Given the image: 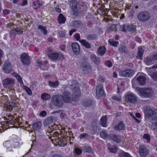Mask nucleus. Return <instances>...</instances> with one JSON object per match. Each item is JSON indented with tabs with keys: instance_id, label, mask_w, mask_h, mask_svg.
I'll use <instances>...</instances> for the list:
<instances>
[{
	"instance_id": "35",
	"label": "nucleus",
	"mask_w": 157,
	"mask_h": 157,
	"mask_svg": "<svg viewBox=\"0 0 157 157\" xmlns=\"http://www.w3.org/2000/svg\"><path fill=\"white\" fill-rule=\"evenodd\" d=\"M48 56L52 60H57L58 53L49 54Z\"/></svg>"
},
{
	"instance_id": "27",
	"label": "nucleus",
	"mask_w": 157,
	"mask_h": 157,
	"mask_svg": "<svg viewBox=\"0 0 157 157\" xmlns=\"http://www.w3.org/2000/svg\"><path fill=\"white\" fill-rule=\"evenodd\" d=\"M72 24L76 28H78L82 25V22L80 21L76 20L72 22Z\"/></svg>"
},
{
	"instance_id": "14",
	"label": "nucleus",
	"mask_w": 157,
	"mask_h": 157,
	"mask_svg": "<svg viewBox=\"0 0 157 157\" xmlns=\"http://www.w3.org/2000/svg\"><path fill=\"white\" fill-rule=\"evenodd\" d=\"M71 46L74 53L76 55L80 53V46L77 43H73L71 44Z\"/></svg>"
},
{
	"instance_id": "32",
	"label": "nucleus",
	"mask_w": 157,
	"mask_h": 157,
	"mask_svg": "<svg viewBox=\"0 0 157 157\" xmlns=\"http://www.w3.org/2000/svg\"><path fill=\"white\" fill-rule=\"evenodd\" d=\"M106 120L107 116H106L102 117L101 118V125L102 126L104 127H106Z\"/></svg>"
},
{
	"instance_id": "58",
	"label": "nucleus",
	"mask_w": 157,
	"mask_h": 157,
	"mask_svg": "<svg viewBox=\"0 0 157 157\" xmlns=\"http://www.w3.org/2000/svg\"><path fill=\"white\" fill-rule=\"evenodd\" d=\"M151 121V123L152 124V122L154 121L155 123H157V117H155L153 118L152 119H150Z\"/></svg>"
},
{
	"instance_id": "19",
	"label": "nucleus",
	"mask_w": 157,
	"mask_h": 157,
	"mask_svg": "<svg viewBox=\"0 0 157 157\" xmlns=\"http://www.w3.org/2000/svg\"><path fill=\"white\" fill-rule=\"evenodd\" d=\"M124 128V124L121 121H120L119 124L116 125L114 127L115 130L120 131L123 130Z\"/></svg>"
},
{
	"instance_id": "37",
	"label": "nucleus",
	"mask_w": 157,
	"mask_h": 157,
	"mask_svg": "<svg viewBox=\"0 0 157 157\" xmlns=\"http://www.w3.org/2000/svg\"><path fill=\"white\" fill-rule=\"evenodd\" d=\"M83 151L85 152L90 153L92 151L91 147L89 146H85L83 147Z\"/></svg>"
},
{
	"instance_id": "50",
	"label": "nucleus",
	"mask_w": 157,
	"mask_h": 157,
	"mask_svg": "<svg viewBox=\"0 0 157 157\" xmlns=\"http://www.w3.org/2000/svg\"><path fill=\"white\" fill-rule=\"evenodd\" d=\"M6 107L10 111H11L13 109V108L12 107V105H11L10 102H9L7 104Z\"/></svg>"
},
{
	"instance_id": "11",
	"label": "nucleus",
	"mask_w": 157,
	"mask_h": 157,
	"mask_svg": "<svg viewBox=\"0 0 157 157\" xmlns=\"http://www.w3.org/2000/svg\"><path fill=\"white\" fill-rule=\"evenodd\" d=\"M81 68L83 71H84L85 73H87L90 70L91 67L89 63L85 61L81 63Z\"/></svg>"
},
{
	"instance_id": "4",
	"label": "nucleus",
	"mask_w": 157,
	"mask_h": 157,
	"mask_svg": "<svg viewBox=\"0 0 157 157\" xmlns=\"http://www.w3.org/2000/svg\"><path fill=\"white\" fill-rule=\"evenodd\" d=\"M139 94L144 97L149 98L152 96L153 92L151 88H148L140 89Z\"/></svg>"
},
{
	"instance_id": "49",
	"label": "nucleus",
	"mask_w": 157,
	"mask_h": 157,
	"mask_svg": "<svg viewBox=\"0 0 157 157\" xmlns=\"http://www.w3.org/2000/svg\"><path fill=\"white\" fill-rule=\"evenodd\" d=\"M152 77L153 78L154 80L155 81H157V72H154L153 73L152 75Z\"/></svg>"
},
{
	"instance_id": "53",
	"label": "nucleus",
	"mask_w": 157,
	"mask_h": 157,
	"mask_svg": "<svg viewBox=\"0 0 157 157\" xmlns=\"http://www.w3.org/2000/svg\"><path fill=\"white\" fill-rule=\"evenodd\" d=\"M110 29L114 31H117L116 26L115 25H112L110 27Z\"/></svg>"
},
{
	"instance_id": "8",
	"label": "nucleus",
	"mask_w": 157,
	"mask_h": 157,
	"mask_svg": "<svg viewBox=\"0 0 157 157\" xmlns=\"http://www.w3.org/2000/svg\"><path fill=\"white\" fill-rule=\"evenodd\" d=\"M77 1L73 0L70 4L73 13L75 16H77L78 14V12L77 8Z\"/></svg>"
},
{
	"instance_id": "15",
	"label": "nucleus",
	"mask_w": 157,
	"mask_h": 157,
	"mask_svg": "<svg viewBox=\"0 0 157 157\" xmlns=\"http://www.w3.org/2000/svg\"><path fill=\"white\" fill-rule=\"evenodd\" d=\"M3 71L6 73H10L11 71V65L8 61L5 62L2 67Z\"/></svg>"
},
{
	"instance_id": "3",
	"label": "nucleus",
	"mask_w": 157,
	"mask_h": 157,
	"mask_svg": "<svg viewBox=\"0 0 157 157\" xmlns=\"http://www.w3.org/2000/svg\"><path fill=\"white\" fill-rule=\"evenodd\" d=\"M151 17V14L147 11H143L139 13L137 16L138 19L142 22H144L148 20Z\"/></svg>"
},
{
	"instance_id": "16",
	"label": "nucleus",
	"mask_w": 157,
	"mask_h": 157,
	"mask_svg": "<svg viewBox=\"0 0 157 157\" xmlns=\"http://www.w3.org/2000/svg\"><path fill=\"white\" fill-rule=\"evenodd\" d=\"M56 117H50L45 120L44 122V125L45 126H47L50 124L56 121Z\"/></svg>"
},
{
	"instance_id": "62",
	"label": "nucleus",
	"mask_w": 157,
	"mask_h": 157,
	"mask_svg": "<svg viewBox=\"0 0 157 157\" xmlns=\"http://www.w3.org/2000/svg\"><path fill=\"white\" fill-rule=\"evenodd\" d=\"M3 12L4 14H8L10 13V11L8 10L5 9L3 10Z\"/></svg>"
},
{
	"instance_id": "24",
	"label": "nucleus",
	"mask_w": 157,
	"mask_h": 157,
	"mask_svg": "<svg viewBox=\"0 0 157 157\" xmlns=\"http://www.w3.org/2000/svg\"><path fill=\"white\" fill-rule=\"evenodd\" d=\"M42 126V123L40 122H39L33 123L32 126L33 128L35 130H38L40 129Z\"/></svg>"
},
{
	"instance_id": "46",
	"label": "nucleus",
	"mask_w": 157,
	"mask_h": 157,
	"mask_svg": "<svg viewBox=\"0 0 157 157\" xmlns=\"http://www.w3.org/2000/svg\"><path fill=\"white\" fill-rule=\"evenodd\" d=\"M143 138L147 140L148 143H149L150 140V137L149 135L147 134H145L143 136Z\"/></svg>"
},
{
	"instance_id": "5",
	"label": "nucleus",
	"mask_w": 157,
	"mask_h": 157,
	"mask_svg": "<svg viewBox=\"0 0 157 157\" xmlns=\"http://www.w3.org/2000/svg\"><path fill=\"white\" fill-rule=\"evenodd\" d=\"M61 96L65 102L70 103L73 100L71 94L68 91H64Z\"/></svg>"
},
{
	"instance_id": "13",
	"label": "nucleus",
	"mask_w": 157,
	"mask_h": 157,
	"mask_svg": "<svg viewBox=\"0 0 157 157\" xmlns=\"http://www.w3.org/2000/svg\"><path fill=\"white\" fill-rule=\"evenodd\" d=\"M139 152L141 157H145L148 153V151L144 146H141L139 147Z\"/></svg>"
},
{
	"instance_id": "34",
	"label": "nucleus",
	"mask_w": 157,
	"mask_h": 157,
	"mask_svg": "<svg viewBox=\"0 0 157 157\" xmlns=\"http://www.w3.org/2000/svg\"><path fill=\"white\" fill-rule=\"evenodd\" d=\"M41 98L44 100H47L50 99L51 96L48 94L46 93H44L41 95Z\"/></svg>"
},
{
	"instance_id": "28",
	"label": "nucleus",
	"mask_w": 157,
	"mask_h": 157,
	"mask_svg": "<svg viewBox=\"0 0 157 157\" xmlns=\"http://www.w3.org/2000/svg\"><path fill=\"white\" fill-rule=\"evenodd\" d=\"M59 85L58 81H56L54 82L50 81L48 82V85L49 86L53 88L57 87Z\"/></svg>"
},
{
	"instance_id": "23",
	"label": "nucleus",
	"mask_w": 157,
	"mask_h": 157,
	"mask_svg": "<svg viewBox=\"0 0 157 157\" xmlns=\"http://www.w3.org/2000/svg\"><path fill=\"white\" fill-rule=\"evenodd\" d=\"M144 50L141 47H139L138 48V56L136 58L138 59H142L141 57L143 55Z\"/></svg>"
},
{
	"instance_id": "18",
	"label": "nucleus",
	"mask_w": 157,
	"mask_h": 157,
	"mask_svg": "<svg viewBox=\"0 0 157 157\" xmlns=\"http://www.w3.org/2000/svg\"><path fill=\"white\" fill-rule=\"evenodd\" d=\"M137 80L141 85H144L145 84L146 78L143 76H139L137 78Z\"/></svg>"
},
{
	"instance_id": "45",
	"label": "nucleus",
	"mask_w": 157,
	"mask_h": 157,
	"mask_svg": "<svg viewBox=\"0 0 157 157\" xmlns=\"http://www.w3.org/2000/svg\"><path fill=\"white\" fill-rule=\"evenodd\" d=\"M24 89L29 95H31L32 94L31 90L28 87L24 86Z\"/></svg>"
},
{
	"instance_id": "21",
	"label": "nucleus",
	"mask_w": 157,
	"mask_h": 157,
	"mask_svg": "<svg viewBox=\"0 0 157 157\" xmlns=\"http://www.w3.org/2000/svg\"><path fill=\"white\" fill-rule=\"evenodd\" d=\"M90 59H91L96 64L98 65L99 63V59L97 58L95 55H91L90 56Z\"/></svg>"
},
{
	"instance_id": "10",
	"label": "nucleus",
	"mask_w": 157,
	"mask_h": 157,
	"mask_svg": "<svg viewBox=\"0 0 157 157\" xmlns=\"http://www.w3.org/2000/svg\"><path fill=\"white\" fill-rule=\"evenodd\" d=\"M21 59L23 64L28 65L30 63L29 56L27 54L24 53L21 55Z\"/></svg>"
},
{
	"instance_id": "40",
	"label": "nucleus",
	"mask_w": 157,
	"mask_h": 157,
	"mask_svg": "<svg viewBox=\"0 0 157 157\" xmlns=\"http://www.w3.org/2000/svg\"><path fill=\"white\" fill-rule=\"evenodd\" d=\"M120 52L126 53L128 52V50L125 46H122L119 48Z\"/></svg>"
},
{
	"instance_id": "38",
	"label": "nucleus",
	"mask_w": 157,
	"mask_h": 157,
	"mask_svg": "<svg viewBox=\"0 0 157 157\" xmlns=\"http://www.w3.org/2000/svg\"><path fill=\"white\" fill-rule=\"evenodd\" d=\"M111 138L114 141H115L117 143H119L120 142L121 140L119 139L117 136L116 135H113L111 136Z\"/></svg>"
},
{
	"instance_id": "51",
	"label": "nucleus",
	"mask_w": 157,
	"mask_h": 157,
	"mask_svg": "<svg viewBox=\"0 0 157 157\" xmlns=\"http://www.w3.org/2000/svg\"><path fill=\"white\" fill-rule=\"evenodd\" d=\"M59 36L61 37H63L65 36V34L64 32L62 31H59Z\"/></svg>"
},
{
	"instance_id": "30",
	"label": "nucleus",
	"mask_w": 157,
	"mask_h": 157,
	"mask_svg": "<svg viewBox=\"0 0 157 157\" xmlns=\"http://www.w3.org/2000/svg\"><path fill=\"white\" fill-rule=\"evenodd\" d=\"M97 37V35L95 34H88L86 35V38L88 40H94Z\"/></svg>"
},
{
	"instance_id": "39",
	"label": "nucleus",
	"mask_w": 157,
	"mask_h": 157,
	"mask_svg": "<svg viewBox=\"0 0 157 157\" xmlns=\"http://www.w3.org/2000/svg\"><path fill=\"white\" fill-rule=\"evenodd\" d=\"M152 61L153 60L152 59L151 56L149 58H146L144 60V62L146 64L148 65L151 64L152 63Z\"/></svg>"
},
{
	"instance_id": "56",
	"label": "nucleus",
	"mask_w": 157,
	"mask_h": 157,
	"mask_svg": "<svg viewBox=\"0 0 157 157\" xmlns=\"http://www.w3.org/2000/svg\"><path fill=\"white\" fill-rule=\"evenodd\" d=\"M57 60H59L61 59H62L63 58V56L62 54H59L58 53Z\"/></svg>"
},
{
	"instance_id": "25",
	"label": "nucleus",
	"mask_w": 157,
	"mask_h": 157,
	"mask_svg": "<svg viewBox=\"0 0 157 157\" xmlns=\"http://www.w3.org/2000/svg\"><path fill=\"white\" fill-rule=\"evenodd\" d=\"M65 18L64 17L63 15L62 14H60L59 15L58 18V21L59 23L60 24H61L62 23L63 24L64 23L65 21Z\"/></svg>"
},
{
	"instance_id": "41",
	"label": "nucleus",
	"mask_w": 157,
	"mask_h": 157,
	"mask_svg": "<svg viewBox=\"0 0 157 157\" xmlns=\"http://www.w3.org/2000/svg\"><path fill=\"white\" fill-rule=\"evenodd\" d=\"M109 44L114 47L117 46V45L119 44V43L118 41H113L112 40H109Z\"/></svg>"
},
{
	"instance_id": "60",
	"label": "nucleus",
	"mask_w": 157,
	"mask_h": 157,
	"mask_svg": "<svg viewBox=\"0 0 157 157\" xmlns=\"http://www.w3.org/2000/svg\"><path fill=\"white\" fill-rule=\"evenodd\" d=\"M27 4V0H23L21 5L22 6H25Z\"/></svg>"
},
{
	"instance_id": "7",
	"label": "nucleus",
	"mask_w": 157,
	"mask_h": 157,
	"mask_svg": "<svg viewBox=\"0 0 157 157\" xmlns=\"http://www.w3.org/2000/svg\"><path fill=\"white\" fill-rule=\"evenodd\" d=\"M134 74V71L132 70L128 69L125 71H122L120 72V75L122 77H131Z\"/></svg>"
},
{
	"instance_id": "33",
	"label": "nucleus",
	"mask_w": 157,
	"mask_h": 157,
	"mask_svg": "<svg viewBox=\"0 0 157 157\" xmlns=\"http://www.w3.org/2000/svg\"><path fill=\"white\" fill-rule=\"evenodd\" d=\"M13 75L15 76L18 80L19 82L21 84H23V82L22 81L21 78L17 73H14L13 74Z\"/></svg>"
},
{
	"instance_id": "61",
	"label": "nucleus",
	"mask_w": 157,
	"mask_h": 157,
	"mask_svg": "<svg viewBox=\"0 0 157 157\" xmlns=\"http://www.w3.org/2000/svg\"><path fill=\"white\" fill-rule=\"evenodd\" d=\"M75 37L77 40H79L80 39V37L78 34H76L75 36Z\"/></svg>"
},
{
	"instance_id": "52",
	"label": "nucleus",
	"mask_w": 157,
	"mask_h": 157,
	"mask_svg": "<svg viewBox=\"0 0 157 157\" xmlns=\"http://www.w3.org/2000/svg\"><path fill=\"white\" fill-rule=\"evenodd\" d=\"M154 129L157 130V123H155L154 121L152 122V126Z\"/></svg>"
},
{
	"instance_id": "64",
	"label": "nucleus",
	"mask_w": 157,
	"mask_h": 157,
	"mask_svg": "<svg viewBox=\"0 0 157 157\" xmlns=\"http://www.w3.org/2000/svg\"><path fill=\"white\" fill-rule=\"evenodd\" d=\"M10 104H11V105H12V108L14 107L16 105V104L13 102H10Z\"/></svg>"
},
{
	"instance_id": "55",
	"label": "nucleus",
	"mask_w": 157,
	"mask_h": 157,
	"mask_svg": "<svg viewBox=\"0 0 157 157\" xmlns=\"http://www.w3.org/2000/svg\"><path fill=\"white\" fill-rule=\"evenodd\" d=\"M46 112L45 111H43L40 113V116L44 117L46 116Z\"/></svg>"
},
{
	"instance_id": "48",
	"label": "nucleus",
	"mask_w": 157,
	"mask_h": 157,
	"mask_svg": "<svg viewBox=\"0 0 157 157\" xmlns=\"http://www.w3.org/2000/svg\"><path fill=\"white\" fill-rule=\"evenodd\" d=\"M75 153L77 155L80 154L82 152L81 150L77 147L75 148Z\"/></svg>"
},
{
	"instance_id": "1",
	"label": "nucleus",
	"mask_w": 157,
	"mask_h": 157,
	"mask_svg": "<svg viewBox=\"0 0 157 157\" xmlns=\"http://www.w3.org/2000/svg\"><path fill=\"white\" fill-rule=\"evenodd\" d=\"M51 102L54 105L58 107H61L63 105V101L61 95H53L51 99Z\"/></svg>"
},
{
	"instance_id": "47",
	"label": "nucleus",
	"mask_w": 157,
	"mask_h": 157,
	"mask_svg": "<svg viewBox=\"0 0 157 157\" xmlns=\"http://www.w3.org/2000/svg\"><path fill=\"white\" fill-rule=\"evenodd\" d=\"M117 149L118 148L116 147H110V148L109 147V151L113 153H115L116 152Z\"/></svg>"
},
{
	"instance_id": "44",
	"label": "nucleus",
	"mask_w": 157,
	"mask_h": 157,
	"mask_svg": "<svg viewBox=\"0 0 157 157\" xmlns=\"http://www.w3.org/2000/svg\"><path fill=\"white\" fill-rule=\"evenodd\" d=\"M79 137L80 139H84L88 138L89 135L87 133H84L81 134Z\"/></svg>"
},
{
	"instance_id": "57",
	"label": "nucleus",
	"mask_w": 157,
	"mask_h": 157,
	"mask_svg": "<svg viewBox=\"0 0 157 157\" xmlns=\"http://www.w3.org/2000/svg\"><path fill=\"white\" fill-rule=\"evenodd\" d=\"M105 65L109 67H110L112 66V64L111 62L107 61L106 62Z\"/></svg>"
},
{
	"instance_id": "17",
	"label": "nucleus",
	"mask_w": 157,
	"mask_h": 157,
	"mask_svg": "<svg viewBox=\"0 0 157 157\" xmlns=\"http://www.w3.org/2000/svg\"><path fill=\"white\" fill-rule=\"evenodd\" d=\"M81 95V93L79 90V88L78 87H74L73 90V95L76 98L79 97Z\"/></svg>"
},
{
	"instance_id": "9",
	"label": "nucleus",
	"mask_w": 157,
	"mask_h": 157,
	"mask_svg": "<svg viewBox=\"0 0 157 157\" xmlns=\"http://www.w3.org/2000/svg\"><path fill=\"white\" fill-rule=\"evenodd\" d=\"M96 94L97 98H99L101 97L105 96L102 86L101 85H98L96 88Z\"/></svg>"
},
{
	"instance_id": "42",
	"label": "nucleus",
	"mask_w": 157,
	"mask_h": 157,
	"mask_svg": "<svg viewBox=\"0 0 157 157\" xmlns=\"http://www.w3.org/2000/svg\"><path fill=\"white\" fill-rule=\"evenodd\" d=\"M67 137L66 138H67ZM66 138H64V139H63V140H59L58 143L59 144L62 146H64L65 145H66V143H65V140H66Z\"/></svg>"
},
{
	"instance_id": "12",
	"label": "nucleus",
	"mask_w": 157,
	"mask_h": 157,
	"mask_svg": "<svg viewBox=\"0 0 157 157\" xmlns=\"http://www.w3.org/2000/svg\"><path fill=\"white\" fill-rule=\"evenodd\" d=\"M125 100L130 103H134L137 101V99L135 96L132 94H129L126 95Z\"/></svg>"
},
{
	"instance_id": "26",
	"label": "nucleus",
	"mask_w": 157,
	"mask_h": 157,
	"mask_svg": "<svg viewBox=\"0 0 157 157\" xmlns=\"http://www.w3.org/2000/svg\"><path fill=\"white\" fill-rule=\"evenodd\" d=\"M100 135L101 137L105 140L109 139L110 137L109 135L104 131L101 132Z\"/></svg>"
},
{
	"instance_id": "29",
	"label": "nucleus",
	"mask_w": 157,
	"mask_h": 157,
	"mask_svg": "<svg viewBox=\"0 0 157 157\" xmlns=\"http://www.w3.org/2000/svg\"><path fill=\"white\" fill-rule=\"evenodd\" d=\"M127 30L130 32H131L132 33H134L136 30V27L132 25H128L127 26Z\"/></svg>"
},
{
	"instance_id": "54",
	"label": "nucleus",
	"mask_w": 157,
	"mask_h": 157,
	"mask_svg": "<svg viewBox=\"0 0 157 157\" xmlns=\"http://www.w3.org/2000/svg\"><path fill=\"white\" fill-rule=\"evenodd\" d=\"M14 31L15 32L18 33L19 34L23 32V31L21 29L18 28L14 29Z\"/></svg>"
},
{
	"instance_id": "22",
	"label": "nucleus",
	"mask_w": 157,
	"mask_h": 157,
	"mask_svg": "<svg viewBox=\"0 0 157 157\" xmlns=\"http://www.w3.org/2000/svg\"><path fill=\"white\" fill-rule=\"evenodd\" d=\"M79 42L82 44L83 46L86 48H90L91 47V44L87 42L86 40H79Z\"/></svg>"
},
{
	"instance_id": "63",
	"label": "nucleus",
	"mask_w": 157,
	"mask_h": 157,
	"mask_svg": "<svg viewBox=\"0 0 157 157\" xmlns=\"http://www.w3.org/2000/svg\"><path fill=\"white\" fill-rule=\"evenodd\" d=\"M113 98L114 100H115L118 101H120L121 100V99L120 98H119L116 96L113 97Z\"/></svg>"
},
{
	"instance_id": "2",
	"label": "nucleus",
	"mask_w": 157,
	"mask_h": 157,
	"mask_svg": "<svg viewBox=\"0 0 157 157\" xmlns=\"http://www.w3.org/2000/svg\"><path fill=\"white\" fill-rule=\"evenodd\" d=\"M144 113L146 121H148L147 118L148 119H152L157 114L154 109H152L149 106L145 108Z\"/></svg>"
},
{
	"instance_id": "59",
	"label": "nucleus",
	"mask_w": 157,
	"mask_h": 157,
	"mask_svg": "<svg viewBox=\"0 0 157 157\" xmlns=\"http://www.w3.org/2000/svg\"><path fill=\"white\" fill-rule=\"evenodd\" d=\"M152 56V59L153 61L155 60H157V54L154 55Z\"/></svg>"
},
{
	"instance_id": "20",
	"label": "nucleus",
	"mask_w": 157,
	"mask_h": 157,
	"mask_svg": "<svg viewBox=\"0 0 157 157\" xmlns=\"http://www.w3.org/2000/svg\"><path fill=\"white\" fill-rule=\"evenodd\" d=\"M106 51V48L104 46L100 47L98 48V53L101 56L104 55Z\"/></svg>"
},
{
	"instance_id": "43",
	"label": "nucleus",
	"mask_w": 157,
	"mask_h": 157,
	"mask_svg": "<svg viewBox=\"0 0 157 157\" xmlns=\"http://www.w3.org/2000/svg\"><path fill=\"white\" fill-rule=\"evenodd\" d=\"M120 157H131V155L129 154L124 152L120 154Z\"/></svg>"
},
{
	"instance_id": "36",
	"label": "nucleus",
	"mask_w": 157,
	"mask_h": 157,
	"mask_svg": "<svg viewBox=\"0 0 157 157\" xmlns=\"http://www.w3.org/2000/svg\"><path fill=\"white\" fill-rule=\"evenodd\" d=\"M38 28L40 30L41 32L43 33L44 34L46 35L47 34V31L46 29V27L39 25L38 26Z\"/></svg>"
},
{
	"instance_id": "6",
	"label": "nucleus",
	"mask_w": 157,
	"mask_h": 157,
	"mask_svg": "<svg viewBox=\"0 0 157 157\" xmlns=\"http://www.w3.org/2000/svg\"><path fill=\"white\" fill-rule=\"evenodd\" d=\"M2 83L4 88H9L15 84V81L12 78H7L3 80Z\"/></svg>"
},
{
	"instance_id": "31",
	"label": "nucleus",
	"mask_w": 157,
	"mask_h": 157,
	"mask_svg": "<svg viewBox=\"0 0 157 157\" xmlns=\"http://www.w3.org/2000/svg\"><path fill=\"white\" fill-rule=\"evenodd\" d=\"M93 103V101L91 99H88L84 101L83 105L85 106H90Z\"/></svg>"
}]
</instances>
